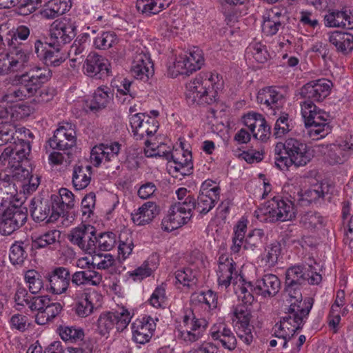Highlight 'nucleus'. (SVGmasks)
Listing matches in <instances>:
<instances>
[{"instance_id": "f257e3e1", "label": "nucleus", "mask_w": 353, "mask_h": 353, "mask_svg": "<svg viewBox=\"0 0 353 353\" xmlns=\"http://www.w3.org/2000/svg\"><path fill=\"white\" fill-rule=\"evenodd\" d=\"M223 88L219 74L200 72L186 85L185 97L189 105H211L217 101L218 92Z\"/></svg>"}, {"instance_id": "f03ea898", "label": "nucleus", "mask_w": 353, "mask_h": 353, "mask_svg": "<svg viewBox=\"0 0 353 353\" xmlns=\"http://www.w3.org/2000/svg\"><path fill=\"white\" fill-rule=\"evenodd\" d=\"M275 165L281 170H288L292 165L296 168L306 165L312 158L307 144L295 138H288L274 147Z\"/></svg>"}, {"instance_id": "7ed1b4c3", "label": "nucleus", "mask_w": 353, "mask_h": 353, "mask_svg": "<svg viewBox=\"0 0 353 353\" xmlns=\"http://www.w3.org/2000/svg\"><path fill=\"white\" fill-rule=\"evenodd\" d=\"M52 72L47 67H34L23 74L19 79V88L10 90L3 97L7 102L23 100L34 95L52 77Z\"/></svg>"}, {"instance_id": "20e7f679", "label": "nucleus", "mask_w": 353, "mask_h": 353, "mask_svg": "<svg viewBox=\"0 0 353 353\" xmlns=\"http://www.w3.org/2000/svg\"><path fill=\"white\" fill-rule=\"evenodd\" d=\"M322 280L321 275L312 265H296L288 268L285 272V292L288 297L301 300V288L307 284L318 285Z\"/></svg>"}, {"instance_id": "39448f33", "label": "nucleus", "mask_w": 353, "mask_h": 353, "mask_svg": "<svg viewBox=\"0 0 353 353\" xmlns=\"http://www.w3.org/2000/svg\"><path fill=\"white\" fill-rule=\"evenodd\" d=\"M281 288L279 279L272 274L263 275L254 283L248 282L242 284L236 293L239 299L246 304H252L254 301V294L260 295L264 298L274 296Z\"/></svg>"}, {"instance_id": "423d86ee", "label": "nucleus", "mask_w": 353, "mask_h": 353, "mask_svg": "<svg viewBox=\"0 0 353 353\" xmlns=\"http://www.w3.org/2000/svg\"><path fill=\"white\" fill-rule=\"evenodd\" d=\"M247 223V220L241 219L234 228L232 245L230 247L234 254L239 253L242 248L250 252L259 251L265 242L266 236L262 229H253L245 236Z\"/></svg>"}, {"instance_id": "0eeeda50", "label": "nucleus", "mask_w": 353, "mask_h": 353, "mask_svg": "<svg viewBox=\"0 0 353 353\" xmlns=\"http://www.w3.org/2000/svg\"><path fill=\"white\" fill-rule=\"evenodd\" d=\"M294 200L274 196L268 201L265 208L260 209L256 215L261 222L275 223L292 220L296 216Z\"/></svg>"}, {"instance_id": "6e6552de", "label": "nucleus", "mask_w": 353, "mask_h": 353, "mask_svg": "<svg viewBox=\"0 0 353 353\" xmlns=\"http://www.w3.org/2000/svg\"><path fill=\"white\" fill-rule=\"evenodd\" d=\"M208 323L204 318L196 317L192 310H184L182 323L176 330V337L185 344L201 339L206 332Z\"/></svg>"}, {"instance_id": "1a4fd4ad", "label": "nucleus", "mask_w": 353, "mask_h": 353, "mask_svg": "<svg viewBox=\"0 0 353 353\" xmlns=\"http://www.w3.org/2000/svg\"><path fill=\"white\" fill-rule=\"evenodd\" d=\"M287 301L290 303L285 309V315L281 318V321L288 323L290 329L294 333L302 329L306 322L309 313L313 305V299L307 298L296 301V299L288 297Z\"/></svg>"}, {"instance_id": "9d476101", "label": "nucleus", "mask_w": 353, "mask_h": 353, "mask_svg": "<svg viewBox=\"0 0 353 353\" xmlns=\"http://www.w3.org/2000/svg\"><path fill=\"white\" fill-rule=\"evenodd\" d=\"M77 30V25L71 19L55 20L50 26L49 37L47 39L48 47L60 51L64 46L74 39Z\"/></svg>"}, {"instance_id": "9b49d317", "label": "nucleus", "mask_w": 353, "mask_h": 353, "mask_svg": "<svg viewBox=\"0 0 353 353\" xmlns=\"http://www.w3.org/2000/svg\"><path fill=\"white\" fill-rule=\"evenodd\" d=\"M28 217L27 208L22 205H10L6 208L0 216V233L10 235L26 222Z\"/></svg>"}, {"instance_id": "f8f14e48", "label": "nucleus", "mask_w": 353, "mask_h": 353, "mask_svg": "<svg viewBox=\"0 0 353 353\" xmlns=\"http://www.w3.org/2000/svg\"><path fill=\"white\" fill-rule=\"evenodd\" d=\"M131 319L129 311L123 307L115 312L102 313L97 320V330L101 336L108 334L114 327L118 332H122L129 325Z\"/></svg>"}, {"instance_id": "ddd939ff", "label": "nucleus", "mask_w": 353, "mask_h": 353, "mask_svg": "<svg viewBox=\"0 0 353 353\" xmlns=\"http://www.w3.org/2000/svg\"><path fill=\"white\" fill-rule=\"evenodd\" d=\"M56 205L50 199H35L31 200L30 211L31 216L36 222L46 221V223L55 222L61 216L60 212L56 209Z\"/></svg>"}, {"instance_id": "4468645a", "label": "nucleus", "mask_w": 353, "mask_h": 353, "mask_svg": "<svg viewBox=\"0 0 353 353\" xmlns=\"http://www.w3.org/2000/svg\"><path fill=\"white\" fill-rule=\"evenodd\" d=\"M96 233L94 227L81 224L70 231L68 239L85 252L90 254H96V244L94 243Z\"/></svg>"}, {"instance_id": "2eb2a0df", "label": "nucleus", "mask_w": 353, "mask_h": 353, "mask_svg": "<svg viewBox=\"0 0 353 353\" xmlns=\"http://www.w3.org/2000/svg\"><path fill=\"white\" fill-rule=\"evenodd\" d=\"M29 61V54L22 48H9L6 54H0V74L14 72L24 68Z\"/></svg>"}, {"instance_id": "dca6fc26", "label": "nucleus", "mask_w": 353, "mask_h": 353, "mask_svg": "<svg viewBox=\"0 0 353 353\" xmlns=\"http://www.w3.org/2000/svg\"><path fill=\"white\" fill-rule=\"evenodd\" d=\"M332 85V82L327 79L313 80L301 88L300 94L305 101L321 102L329 96Z\"/></svg>"}, {"instance_id": "f3484780", "label": "nucleus", "mask_w": 353, "mask_h": 353, "mask_svg": "<svg viewBox=\"0 0 353 353\" xmlns=\"http://www.w3.org/2000/svg\"><path fill=\"white\" fill-rule=\"evenodd\" d=\"M30 152V145L29 142L22 139H18L14 141L5 148L0 156V168L2 165H6V163H12L17 162L28 163V156Z\"/></svg>"}, {"instance_id": "a211bd4d", "label": "nucleus", "mask_w": 353, "mask_h": 353, "mask_svg": "<svg viewBox=\"0 0 353 353\" xmlns=\"http://www.w3.org/2000/svg\"><path fill=\"white\" fill-rule=\"evenodd\" d=\"M323 19L326 27L353 30V7L329 10Z\"/></svg>"}, {"instance_id": "6ab92c4d", "label": "nucleus", "mask_w": 353, "mask_h": 353, "mask_svg": "<svg viewBox=\"0 0 353 353\" xmlns=\"http://www.w3.org/2000/svg\"><path fill=\"white\" fill-rule=\"evenodd\" d=\"M25 162H17L6 163V165H2L0 168L1 172L0 173V179L2 180L1 182L5 183V185L14 188V185H11V183L14 181L22 183V185L25 186L26 181L30 176V172L28 169L25 168L23 165ZM12 192H15L14 189H12Z\"/></svg>"}, {"instance_id": "aec40b11", "label": "nucleus", "mask_w": 353, "mask_h": 353, "mask_svg": "<svg viewBox=\"0 0 353 353\" xmlns=\"http://www.w3.org/2000/svg\"><path fill=\"white\" fill-rule=\"evenodd\" d=\"M48 144L53 150H68L76 144L75 131L69 123L60 126L49 139Z\"/></svg>"}, {"instance_id": "412c9836", "label": "nucleus", "mask_w": 353, "mask_h": 353, "mask_svg": "<svg viewBox=\"0 0 353 353\" xmlns=\"http://www.w3.org/2000/svg\"><path fill=\"white\" fill-rule=\"evenodd\" d=\"M243 123L252 132L254 139L266 141L271 134L270 126L262 114L250 112L243 117Z\"/></svg>"}, {"instance_id": "4be33fe9", "label": "nucleus", "mask_w": 353, "mask_h": 353, "mask_svg": "<svg viewBox=\"0 0 353 353\" xmlns=\"http://www.w3.org/2000/svg\"><path fill=\"white\" fill-rule=\"evenodd\" d=\"M130 72L137 79L146 82L154 74L153 63L150 56L143 52H137L133 57Z\"/></svg>"}, {"instance_id": "5701e85b", "label": "nucleus", "mask_w": 353, "mask_h": 353, "mask_svg": "<svg viewBox=\"0 0 353 353\" xmlns=\"http://www.w3.org/2000/svg\"><path fill=\"white\" fill-rule=\"evenodd\" d=\"M257 101L265 106L270 114L276 115V112L285 102L283 94L275 87H267L259 90Z\"/></svg>"}, {"instance_id": "b1692460", "label": "nucleus", "mask_w": 353, "mask_h": 353, "mask_svg": "<svg viewBox=\"0 0 353 353\" xmlns=\"http://www.w3.org/2000/svg\"><path fill=\"white\" fill-rule=\"evenodd\" d=\"M108 61L97 53H90L85 61L83 70L85 74L96 79H101L109 72Z\"/></svg>"}, {"instance_id": "393cba45", "label": "nucleus", "mask_w": 353, "mask_h": 353, "mask_svg": "<svg viewBox=\"0 0 353 353\" xmlns=\"http://www.w3.org/2000/svg\"><path fill=\"white\" fill-rule=\"evenodd\" d=\"M50 285L49 292L54 294H61L67 291L71 282L70 272L64 267L55 268L48 275Z\"/></svg>"}, {"instance_id": "a878e982", "label": "nucleus", "mask_w": 353, "mask_h": 353, "mask_svg": "<svg viewBox=\"0 0 353 353\" xmlns=\"http://www.w3.org/2000/svg\"><path fill=\"white\" fill-rule=\"evenodd\" d=\"M121 149V145L117 141L95 145L91 150V161L98 167L103 161L108 162L117 157Z\"/></svg>"}, {"instance_id": "bb28decb", "label": "nucleus", "mask_w": 353, "mask_h": 353, "mask_svg": "<svg viewBox=\"0 0 353 353\" xmlns=\"http://www.w3.org/2000/svg\"><path fill=\"white\" fill-rule=\"evenodd\" d=\"M131 327L134 341L145 344L152 338L156 329V323L151 316H143L135 320Z\"/></svg>"}, {"instance_id": "cd10ccee", "label": "nucleus", "mask_w": 353, "mask_h": 353, "mask_svg": "<svg viewBox=\"0 0 353 353\" xmlns=\"http://www.w3.org/2000/svg\"><path fill=\"white\" fill-rule=\"evenodd\" d=\"M170 172L180 173L182 176H189L193 171V163L190 151L175 150L173 152V157L171 163L168 165Z\"/></svg>"}, {"instance_id": "c85d7f7f", "label": "nucleus", "mask_w": 353, "mask_h": 353, "mask_svg": "<svg viewBox=\"0 0 353 353\" xmlns=\"http://www.w3.org/2000/svg\"><path fill=\"white\" fill-rule=\"evenodd\" d=\"M330 114L325 111L318 112L313 117L310 123L305 126L310 128L309 134L313 139H319L325 137L332 132V127L329 124Z\"/></svg>"}, {"instance_id": "c756f323", "label": "nucleus", "mask_w": 353, "mask_h": 353, "mask_svg": "<svg viewBox=\"0 0 353 353\" xmlns=\"http://www.w3.org/2000/svg\"><path fill=\"white\" fill-rule=\"evenodd\" d=\"M192 214H187L181 210L179 205H172L168 215L161 222L162 228L165 231H172L186 224L191 219Z\"/></svg>"}, {"instance_id": "7c9ffc66", "label": "nucleus", "mask_w": 353, "mask_h": 353, "mask_svg": "<svg viewBox=\"0 0 353 353\" xmlns=\"http://www.w3.org/2000/svg\"><path fill=\"white\" fill-rule=\"evenodd\" d=\"M350 141H352L349 143L347 140L341 141L339 143L331 144L327 147L325 159L329 164H342L346 161L345 151L353 149L352 137H350Z\"/></svg>"}, {"instance_id": "2f4dec72", "label": "nucleus", "mask_w": 353, "mask_h": 353, "mask_svg": "<svg viewBox=\"0 0 353 353\" xmlns=\"http://www.w3.org/2000/svg\"><path fill=\"white\" fill-rule=\"evenodd\" d=\"M159 213V208L154 202L148 201L131 214L133 223L144 225L150 223Z\"/></svg>"}, {"instance_id": "473e14b6", "label": "nucleus", "mask_w": 353, "mask_h": 353, "mask_svg": "<svg viewBox=\"0 0 353 353\" xmlns=\"http://www.w3.org/2000/svg\"><path fill=\"white\" fill-rule=\"evenodd\" d=\"M72 7L70 0H49L40 11L46 19H54L69 11Z\"/></svg>"}, {"instance_id": "72a5a7b5", "label": "nucleus", "mask_w": 353, "mask_h": 353, "mask_svg": "<svg viewBox=\"0 0 353 353\" xmlns=\"http://www.w3.org/2000/svg\"><path fill=\"white\" fill-rule=\"evenodd\" d=\"M70 278L72 285L76 287L84 285L97 286L102 281V275L90 268L77 271L70 275Z\"/></svg>"}, {"instance_id": "f704fd0d", "label": "nucleus", "mask_w": 353, "mask_h": 353, "mask_svg": "<svg viewBox=\"0 0 353 353\" xmlns=\"http://www.w3.org/2000/svg\"><path fill=\"white\" fill-rule=\"evenodd\" d=\"M51 197L59 210L61 216L68 220L67 209H72L74 207V195L67 188H61L58 194H52Z\"/></svg>"}, {"instance_id": "c9c22d12", "label": "nucleus", "mask_w": 353, "mask_h": 353, "mask_svg": "<svg viewBox=\"0 0 353 353\" xmlns=\"http://www.w3.org/2000/svg\"><path fill=\"white\" fill-rule=\"evenodd\" d=\"M325 194L323 185H315L305 191L304 193H298L297 198L294 197V199L297 205H308L312 203H316L323 201Z\"/></svg>"}, {"instance_id": "e433bc0d", "label": "nucleus", "mask_w": 353, "mask_h": 353, "mask_svg": "<svg viewBox=\"0 0 353 353\" xmlns=\"http://www.w3.org/2000/svg\"><path fill=\"white\" fill-rule=\"evenodd\" d=\"M113 99V92L108 87H99L94 92L89 105L91 111L97 112L108 106Z\"/></svg>"}, {"instance_id": "4c0bfd02", "label": "nucleus", "mask_w": 353, "mask_h": 353, "mask_svg": "<svg viewBox=\"0 0 353 353\" xmlns=\"http://www.w3.org/2000/svg\"><path fill=\"white\" fill-rule=\"evenodd\" d=\"M170 2V0H137L136 7L142 14L150 17L166 9Z\"/></svg>"}, {"instance_id": "58836bf2", "label": "nucleus", "mask_w": 353, "mask_h": 353, "mask_svg": "<svg viewBox=\"0 0 353 353\" xmlns=\"http://www.w3.org/2000/svg\"><path fill=\"white\" fill-rule=\"evenodd\" d=\"M329 41L338 51L344 54L353 50V34L350 33L334 31L330 35Z\"/></svg>"}, {"instance_id": "ea45409f", "label": "nucleus", "mask_w": 353, "mask_h": 353, "mask_svg": "<svg viewBox=\"0 0 353 353\" xmlns=\"http://www.w3.org/2000/svg\"><path fill=\"white\" fill-rule=\"evenodd\" d=\"M61 232L58 230H51L36 237L32 241V248L41 249L45 248H55L59 244Z\"/></svg>"}, {"instance_id": "a19ab883", "label": "nucleus", "mask_w": 353, "mask_h": 353, "mask_svg": "<svg viewBox=\"0 0 353 353\" xmlns=\"http://www.w3.org/2000/svg\"><path fill=\"white\" fill-rule=\"evenodd\" d=\"M91 170L90 165L83 166L76 165L73 168L72 182L77 190L85 188L90 183Z\"/></svg>"}, {"instance_id": "79ce46f5", "label": "nucleus", "mask_w": 353, "mask_h": 353, "mask_svg": "<svg viewBox=\"0 0 353 353\" xmlns=\"http://www.w3.org/2000/svg\"><path fill=\"white\" fill-rule=\"evenodd\" d=\"M192 301L201 304V307L208 312L215 310L217 307V296L212 290H208L192 295Z\"/></svg>"}, {"instance_id": "37998d69", "label": "nucleus", "mask_w": 353, "mask_h": 353, "mask_svg": "<svg viewBox=\"0 0 353 353\" xmlns=\"http://www.w3.org/2000/svg\"><path fill=\"white\" fill-rule=\"evenodd\" d=\"M62 305L57 302L50 303L46 305L44 310L37 313L35 316V321L39 325H46L55 318L61 311Z\"/></svg>"}, {"instance_id": "c03bdc74", "label": "nucleus", "mask_w": 353, "mask_h": 353, "mask_svg": "<svg viewBox=\"0 0 353 353\" xmlns=\"http://www.w3.org/2000/svg\"><path fill=\"white\" fill-rule=\"evenodd\" d=\"M30 245L26 241H16L10 249L9 258L14 265H22L28 256L27 250Z\"/></svg>"}, {"instance_id": "a18cd8bd", "label": "nucleus", "mask_w": 353, "mask_h": 353, "mask_svg": "<svg viewBox=\"0 0 353 353\" xmlns=\"http://www.w3.org/2000/svg\"><path fill=\"white\" fill-rule=\"evenodd\" d=\"M24 280L32 294L39 293L44 288L43 276L35 270H27L24 274Z\"/></svg>"}, {"instance_id": "49530a36", "label": "nucleus", "mask_w": 353, "mask_h": 353, "mask_svg": "<svg viewBox=\"0 0 353 353\" xmlns=\"http://www.w3.org/2000/svg\"><path fill=\"white\" fill-rule=\"evenodd\" d=\"M242 305H237L233 309L232 320L234 323V326L238 325H248L250 324L251 319V310L249 305L251 304H246L243 302Z\"/></svg>"}, {"instance_id": "de8ad7c7", "label": "nucleus", "mask_w": 353, "mask_h": 353, "mask_svg": "<svg viewBox=\"0 0 353 353\" xmlns=\"http://www.w3.org/2000/svg\"><path fill=\"white\" fill-rule=\"evenodd\" d=\"M57 332L62 340L71 343L82 341L84 336L83 330L76 326L60 325Z\"/></svg>"}, {"instance_id": "09e8293b", "label": "nucleus", "mask_w": 353, "mask_h": 353, "mask_svg": "<svg viewBox=\"0 0 353 353\" xmlns=\"http://www.w3.org/2000/svg\"><path fill=\"white\" fill-rule=\"evenodd\" d=\"M289 327L288 323L280 321L272 328V336L280 341V346L283 349L288 347V340L295 334Z\"/></svg>"}, {"instance_id": "8fccbe9b", "label": "nucleus", "mask_w": 353, "mask_h": 353, "mask_svg": "<svg viewBox=\"0 0 353 353\" xmlns=\"http://www.w3.org/2000/svg\"><path fill=\"white\" fill-rule=\"evenodd\" d=\"M236 265H220L218 267L217 276L219 285L227 288L237 278Z\"/></svg>"}, {"instance_id": "3c124183", "label": "nucleus", "mask_w": 353, "mask_h": 353, "mask_svg": "<svg viewBox=\"0 0 353 353\" xmlns=\"http://www.w3.org/2000/svg\"><path fill=\"white\" fill-rule=\"evenodd\" d=\"M94 243L96 244V254L99 251H109L116 243V235L111 232L94 234Z\"/></svg>"}, {"instance_id": "603ef678", "label": "nucleus", "mask_w": 353, "mask_h": 353, "mask_svg": "<svg viewBox=\"0 0 353 353\" xmlns=\"http://www.w3.org/2000/svg\"><path fill=\"white\" fill-rule=\"evenodd\" d=\"M176 281L183 286L193 288L197 283V272L190 268H184L175 272Z\"/></svg>"}, {"instance_id": "864d4df0", "label": "nucleus", "mask_w": 353, "mask_h": 353, "mask_svg": "<svg viewBox=\"0 0 353 353\" xmlns=\"http://www.w3.org/2000/svg\"><path fill=\"white\" fill-rule=\"evenodd\" d=\"M292 130V123L289 114L286 112H281L274 124L273 135L276 138H281Z\"/></svg>"}, {"instance_id": "5fc2aeb1", "label": "nucleus", "mask_w": 353, "mask_h": 353, "mask_svg": "<svg viewBox=\"0 0 353 353\" xmlns=\"http://www.w3.org/2000/svg\"><path fill=\"white\" fill-rule=\"evenodd\" d=\"M30 35V29L26 26H18L14 31L10 32L6 36L5 40H3V44L6 43L8 46L13 49V47L21 48L19 46H17V40H26Z\"/></svg>"}, {"instance_id": "6e6d98bb", "label": "nucleus", "mask_w": 353, "mask_h": 353, "mask_svg": "<svg viewBox=\"0 0 353 353\" xmlns=\"http://www.w3.org/2000/svg\"><path fill=\"white\" fill-rule=\"evenodd\" d=\"M117 41V36L114 32H102L95 37L94 46L99 50H108L116 44Z\"/></svg>"}, {"instance_id": "4d7b16f0", "label": "nucleus", "mask_w": 353, "mask_h": 353, "mask_svg": "<svg viewBox=\"0 0 353 353\" xmlns=\"http://www.w3.org/2000/svg\"><path fill=\"white\" fill-rule=\"evenodd\" d=\"M219 199V195L211 196L199 193L196 200V210L199 214H206L214 207Z\"/></svg>"}, {"instance_id": "13d9d810", "label": "nucleus", "mask_w": 353, "mask_h": 353, "mask_svg": "<svg viewBox=\"0 0 353 353\" xmlns=\"http://www.w3.org/2000/svg\"><path fill=\"white\" fill-rule=\"evenodd\" d=\"M94 310V305L91 295L84 293L82 298L78 301L75 305V313L79 317H86L90 315Z\"/></svg>"}, {"instance_id": "bf43d9fd", "label": "nucleus", "mask_w": 353, "mask_h": 353, "mask_svg": "<svg viewBox=\"0 0 353 353\" xmlns=\"http://www.w3.org/2000/svg\"><path fill=\"white\" fill-rule=\"evenodd\" d=\"M134 248L132 234L123 232L119 235V257L125 260L132 253Z\"/></svg>"}, {"instance_id": "052dcab7", "label": "nucleus", "mask_w": 353, "mask_h": 353, "mask_svg": "<svg viewBox=\"0 0 353 353\" xmlns=\"http://www.w3.org/2000/svg\"><path fill=\"white\" fill-rule=\"evenodd\" d=\"M281 245L278 241H274L265 248V254L263 259L268 267H274L278 262L281 254Z\"/></svg>"}, {"instance_id": "680f3d73", "label": "nucleus", "mask_w": 353, "mask_h": 353, "mask_svg": "<svg viewBox=\"0 0 353 353\" xmlns=\"http://www.w3.org/2000/svg\"><path fill=\"white\" fill-rule=\"evenodd\" d=\"M184 54L188 59V61H190V65H188V66L190 72H195L201 69L204 64L205 59L203 52L202 50L198 47H194L188 53Z\"/></svg>"}, {"instance_id": "e2e57ef3", "label": "nucleus", "mask_w": 353, "mask_h": 353, "mask_svg": "<svg viewBox=\"0 0 353 353\" xmlns=\"http://www.w3.org/2000/svg\"><path fill=\"white\" fill-rule=\"evenodd\" d=\"M283 26V20L277 19L276 17H270V14H268L267 17H264L262 30L266 35L272 36L276 34Z\"/></svg>"}, {"instance_id": "0e129e2a", "label": "nucleus", "mask_w": 353, "mask_h": 353, "mask_svg": "<svg viewBox=\"0 0 353 353\" xmlns=\"http://www.w3.org/2000/svg\"><path fill=\"white\" fill-rule=\"evenodd\" d=\"M188 59L185 54L179 55L175 62L174 63L173 67H169V72L172 77H175L179 74L189 75L193 72L189 70L190 62Z\"/></svg>"}, {"instance_id": "69168bd1", "label": "nucleus", "mask_w": 353, "mask_h": 353, "mask_svg": "<svg viewBox=\"0 0 353 353\" xmlns=\"http://www.w3.org/2000/svg\"><path fill=\"white\" fill-rule=\"evenodd\" d=\"M117 92L120 95L126 96V97L123 99L122 103H129L137 95L134 82L128 79H123L122 80L120 86L118 87Z\"/></svg>"}, {"instance_id": "338daca9", "label": "nucleus", "mask_w": 353, "mask_h": 353, "mask_svg": "<svg viewBox=\"0 0 353 353\" xmlns=\"http://www.w3.org/2000/svg\"><path fill=\"white\" fill-rule=\"evenodd\" d=\"M158 128V121L154 118L147 116L146 120L143 123L135 137L137 139H142L145 135L152 136L157 132Z\"/></svg>"}, {"instance_id": "774afa93", "label": "nucleus", "mask_w": 353, "mask_h": 353, "mask_svg": "<svg viewBox=\"0 0 353 353\" xmlns=\"http://www.w3.org/2000/svg\"><path fill=\"white\" fill-rule=\"evenodd\" d=\"M301 114L305 121V125L310 123L313 117L317 114L318 112H322L323 110L319 108L312 101H304L301 103Z\"/></svg>"}]
</instances>
